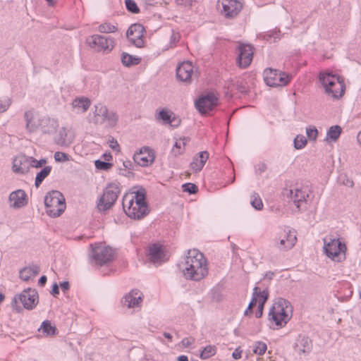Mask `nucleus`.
<instances>
[{
    "label": "nucleus",
    "instance_id": "obj_3",
    "mask_svg": "<svg viewBox=\"0 0 361 361\" xmlns=\"http://www.w3.org/2000/svg\"><path fill=\"white\" fill-rule=\"evenodd\" d=\"M319 78L327 96L334 99H339L343 97L346 89L343 77L333 71H326L320 73Z\"/></svg>",
    "mask_w": 361,
    "mask_h": 361
},
{
    "label": "nucleus",
    "instance_id": "obj_40",
    "mask_svg": "<svg viewBox=\"0 0 361 361\" xmlns=\"http://www.w3.org/2000/svg\"><path fill=\"white\" fill-rule=\"evenodd\" d=\"M251 204L255 209L257 210H261L263 208L262 201L260 197L256 193H254L251 196Z\"/></svg>",
    "mask_w": 361,
    "mask_h": 361
},
{
    "label": "nucleus",
    "instance_id": "obj_45",
    "mask_svg": "<svg viewBox=\"0 0 361 361\" xmlns=\"http://www.w3.org/2000/svg\"><path fill=\"white\" fill-rule=\"evenodd\" d=\"M126 6L127 9L133 13H137L140 11L137 4L133 0H126Z\"/></svg>",
    "mask_w": 361,
    "mask_h": 361
},
{
    "label": "nucleus",
    "instance_id": "obj_10",
    "mask_svg": "<svg viewBox=\"0 0 361 361\" xmlns=\"http://www.w3.org/2000/svg\"><path fill=\"white\" fill-rule=\"evenodd\" d=\"M264 79L267 85L271 87L285 86L289 83L291 76L277 70L267 68L264 71Z\"/></svg>",
    "mask_w": 361,
    "mask_h": 361
},
{
    "label": "nucleus",
    "instance_id": "obj_62",
    "mask_svg": "<svg viewBox=\"0 0 361 361\" xmlns=\"http://www.w3.org/2000/svg\"><path fill=\"white\" fill-rule=\"evenodd\" d=\"M343 183L349 187H352L353 185V182L349 179H347L346 182L343 181Z\"/></svg>",
    "mask_w": 361,
    "mask_h": 361
},
{
    "label": "nucleus",
    "instance_id": "obj_18",
    "mask_svg": "<svg viewBox=\"0 0 361 361\" xmlns=\"http://www.w3.org/2000/svg\"><path fill=\"white\" fill-rule=\"evenodd\" d=\"M309 189L306 186L295 188L290 190V197L295 205L300 209L306 204L307 198L309 197Z\"/></svg>",
    "mask_w": 361,
    "mask_h": 361
},
{
    "label": "nucleus",
    "instance_id": "obj_28",
    "mask_svg": "<svg viewBox=\"0 0 361 361\" xmlns=\"http://www.w3.org/2000/svg\"><path fill=\"white\" fill-rule=\"evenodd\" d=\"M11 207L20 208L23 205V190H18L11 193L9 196Z\"/></svg>",
    "mask_w": 361,
    "mask_h": 361
},
{
    "label": "nucleus",
    "instance_id": "obj_55",
    "mask_svg": "<svg viewBox=\"0 0 361 361\" xmlns=\"http://www.w3.org/2000/svg\"><path fill=\"white\" fill-rule=\"evenodd\" d=\"M9 106V103L7 101L0 100V111H5Z\"/></svg>",
    "mask_w": 361,
    "mask_h": 361
},
{
    "label": "nucleus",
    "instance_id": "obj_22",
    "mask_svg": "<svg viewBox=\"0 0 361 361\" xmlns=\"http://www.w3.org/2000/svg\"><path fill=\"white\" fill-rule=\"evenodd\" d=\"M141 302V293L138 290H131L121 300L122 304L125 306H127L128 308L137 307Z\"/></svg>",
    "mask_w": 361,
    "mask_h": 361
},
{
    "label": "nucleus",
    "instance_id": "obj_42",
    "mask_svg": "<svg viewBox=\"0 0 361 361\" xmlns=\"http://www.w3.org/2000/svg\"><path fill=\"white\" fill-rule=\"evenodd\" d=\"M180 39V34L178 32L172 30L170 35L169 45L168 46V49L175 47L177 43L179 42Z\"/></svg>",
    "mask_w": 361,
    "mask_h": 361
},
{
    "label": "nucleus",
    "instance_id": "obj_9",
    "mask_svg": "<svg viewBox=\"0 0 361 361\" xmlns=\"http://www.w3.org/2000/svg\"><path fill=\"white\" fill-rule=\"evenodd\" d=\"M86 42L90 47L98 52L109 53L114 48L115 39L111 37L93 35L88 37Z\"/></svg>",
    "mask_w": 361,
    "mask_h": 361
},
{
    "label": "nucleus",
    "instance_id": "obj_1",
    "mask_svg": "<svg viewBox=\"0 0 361 361\" xmlns=\"http://www.w3.org/2000/svg\"><path fill=\"white\" fill-rule=\"evenodd\" d=\"M178 267L188 280L199 281L208 274L207 259L197 249L188 250L187 255L179 262Z\"/></svg>",
    "mask_w": 361,
    "mask_h": 361
},
{
    "label": "nucleus",
    "instance_id": "obj_47",
    "mask_svg": "<svg viewBox=\"0 0 361 361\" xmlns=\"http://www.w3.org/2000/svg\"><path fill=\"white\" fill-rule=\"evenodd\" d=\"M183 190L190 194H195L197 191V187L193 183H185L183 185Z\"/></svg>",
    "mask_w": 361,
    "mask_h": 361
},
{
    "label": "nucleus",
    "instance_id": "obj_4",
    "mask_svg": "<svg viewBox=\"0 0 361 361\" xmlns=\"http://www.w3.org/2000/svg\"><path fill=\"white\" fill-rule=\"evenodd\" d=\"M292 316V306L289 301L283 298H278L269 312V319L277 326H284Z\"/></svg>",
    "mask_w": 361,
    "mask_h": 361
},
{
    "label": "nucleus",
    "instance_id": "obj_12",
    "mask_svg": "<svg viewBox=\"0 0 361 361\" xmlns=\"http://www.w3.org/2000/svg\"><path fill=\"white\" fill-rule=\"evenodd\" d=\"M145 30L141 24L135 23L130 25L126 35L128 40L137 47H142L145 44Z\"/></svg>",
    "mask_w": 361,
    "mask_h": 361
},
{
    "label": "nucleus",
    "instance_id": "obj_15",
    "mask_svg": "<svg viewBox=\"0 0 361 361\" xmlns=\"http://www.w3.org/2000/svg\"><path fill=\"white\" fill-rule=\"evenodd\" d=\"M195 68L190 61H183L176 68L177 78L185 82H190L195 73Z\"/></svg>",
    "mask_w": 361,
    "mask_h": 361
},
{
    "label": "nucleus",
    "instance_id": "obj_51",
    "mask_svg": "<svg viewBox=\"0 0 361 361\" xmlns=\"http://www.w3.org/2000/svg\"><path fill=\"white\" fill-rule=\"evenodd\" d=\"M109 145L112 149L116 152H118L120 150V146L118 142L113 138L109 141Z\"/></svg>",
    "mask_w": 361,
    "mask_h": 361
},
{
    "label": "nucleus",
    "instance_id": "obj_2",
    "mask_svg": "<svg viewBox=\"0 0 361 361\" xmlns=\"http://www.w3.org/2000/svg\"><path fill=\"white\" fill-rule=\"evenodd\" d=\"M122 204L126 215L133 219H141L148 213L144 189L132 190L126 193L123 197Z\"/></svg>",
    "mask_w": 361,
    "mask_h": 361
},
{
    "label": "nucleus",
    "instance_id": "obj_53",
    "mask_svg": "<svg viewBox=\"0 0 361 361\" xmlns=\"http://www.w3.org/2000/svg\"><path fill=\"white\" fill-rule=\"evenodd\" d=\"M242 350H240V347H238L235 349V350L232 353V357L235 359H240L241 357Z\"/></svg>",
    "mask_w": 361,
    "mask_h": 361
},
{
    "label": "nucleus",
    "instance_id": "obj_20",
    "mask_svg": "<svg viewBox=\"0 0 361 361\" xmlns=\"http://www.w3.org/2000/svg\"><path fill=\"white\" fill-rule=\"evenodd\" d=\"M297 241L296 232L293 229L289 230L283 236L281 237L277 247L280 250L287 251L291 249Z\"/></svg>",
    "mask_w": 361,
    "mask_h": 361
},
{
    "label": "nucleus",
    "instance_id": "obj_11",
    "mask_svg": "<svg viewBox=\"0 0 361 361\" xmlns=\"http://www.w3.org/2000/svg\"><path fill=\"white\" fill-rule=\"evenodd\" d=\"M217 6L226 18L235 17L243 8V3L240 0H218Z\"/></svg>",
    "mask_w": 361,
    "mask_h": 361
},
{
    "label": "nucleus",
    "instance_id": "obj_23",
    "mask_svg": "<svg viewBox=\"0 0 361 361\" xmlns=\"http://www.w3.org/2000/svg\"><path fill=\"white\" fill-rule=\"evenodd\" d=\"M209 159V153L207 151H202L197 154L190 163V169L193 172H200L204 167Z\"/></svg>",
    "mask_w": 361,
    "mask_h": 361
},
{
    "label": "nucleus",
    "instance_id": "obj_14",
    "mask_svg": "<svg viewBox=\"0 0 361 361\" xmlns=\"http://www.w3.org/2000/svg\"><path fill=\"white\" fill-rule=\"evenodd\" d=\"M155 159L154 151L148 147H143L135 153L133 156L134 161L139 166L147 167L153 164Z\"/></svg>",
    "mask_w": 361,
    "mask_h": 361
},
{
    "label": "nucleus",
    "instance_id": "obj_30",
    "mask_svg": "<svg viewBox=\"0 0 361 361\" xmlns=\"http://www.w3.org/2000/svg\"><path fill=\"white\" fill-rule=\"evenodd\" d=\"M56 328L53 326L50 321L45 320L42 322L38 331H42L45 336H52L56 334Z\"/></svg>",
    "mask_w": 361,
    "mask_h": 361
},
{
    "label": "nucleus",
    "instance_id": "obj_8",
    "mask_svg": "<svg viewBox=\"0 0 361 361\" xmlns=\"http://www.w3.org/2000/svg\"><path fill=\"white\" fill-rule=\"evenodd\" d=\"M120 192L121 188L118 183H109L99 200L97 205L99 209L105 211L110 209L116 202Z\"/></svg>",
    "mask_w": 361,
    "mask_h": 361
},
{
    "label": "nucleus",
    "instance_id": "obj_60",
    "mask_svg": "<svg viewBox=\"0 0 361 361\" xmlns=\"http://www.w3.org/2000/svg\"><path fill=\"white\" fill-rule=\"evenodd\" d=\"M177 360L178 361H188V358L186 355H180L178 357Z\"/></svg>",
    "mask_w": 361,
    "mask_h": 361
},
{
    "label": "nucleus",
    "instance_id": "obj_33",
    "mask_svg": "<svg viewBox=\"0 0 361 361\" xmlns=\"http://www.w3.org/2000/svg\"><path fill=\"white\" fill-rule=\"evenodd\" d=\"M97 30L102 33H114L118 30V26L115 23L106 21L100 24Z\"/></svg>",
    "mask_w": 361,
    "mask_h": 361
},
{
    "label": "nucleus",
    "instance_id": "obj_59",
    "mask_svg": "<svg viewBox=\"0 0 361 361\" xmlns=\"http://www.w3.org/2000/svg\"><path fill=\"white\" fill-rule=\"evenodd\" d=\"M274 276V273L273 271H268L264 275V279H267L269 281H271Z\"/></svg>",
    "mask_w": 361,
    "mask_h": 361
},
{
    "label": "nucleus",
    "instance_id": "obj_43",
    "mask_svg": "<svg viewBox=\"0 0 361 361\" xmlns=\"http://www.w3.org/2000/svg\"><path fill=\"white\" fill-rule=\"evenodd\" d=\"M54 157L56 162H66L71 159V157L69 154L62 152H56Z\"/></svg>",
    "mask_w": 361,
    "mask_h": 361
},
{
    "label": "nucleus",
    "instance_id": "obj_13",
    "mask_svg": "<svg viewBox=\"0 0 361 361\" xmlns=\"http://www.w3.org/2000/svg\"><path fill=\"white\" fill-rule=\"evenodd\" d=\"M253 47L250 44H240L237 49V63L240 68L248 67L253 59Z\"/></svg>",
    "mask_w": 361,
    "mask_h": 361
},
{
    "label": "nucleus",
    "instance_id": "obj_54",
    "mask_svg": "<svg viewBox=\"0 0 361 361\" xmlns=\"http://www.w3.org/2000/svg\"><path fill=\"white\" fill-rule=\"evenodd\" d=\"M59 285H58L56 283H54L52 286L51 294L54 296H56L59 294Z\"/></svg>",
    "mask_w": 361,
    "mask_h": 361
},
{
    "label": "nucleus",
    "instance_id": "obj_36",
    "mask_svg": "<svg viewBox=\"0 0 361 361\" xmlns=\"http://www.w3.org/2000/svg\"><path fill=\"white\" fill-rule=\"evenodd\" d=\"M216 353V347L215 345H207L200 353V357L202 360H207Z\"/></svg>",
    "mask_w": 361,
    "mask_h": 361
},
{
    "label": "nucleus",
    "instance_id": "obj_44",
    "mask_svg": "<svg viewBox=\"0 0 361 361\" xmlns=\"http://www.w3.org/2000/svg\"><path fill=\"white\" fill-rule=\"evenodd\" d=\"M306 134L310 141H315L318 135V130L314 126H310L306 128Z\"/></svg>",
    "mask_w": 361,
    "mask_h": 361
},
{
    "label": "nucleus",
    "instance_id": "obj_5",
    "mask_svg": "<svg viewBox=\"0 0 361 361\" xmlns=\"http://www.w3.org/2000/svg\"><path fill=\"white\" fill-rule=\"evenodd\" d=\"M45 211L51 217H59L66 208V199L63 195L58 190H51L44 197Z\"/></svg>",
    "mask_w": 361,
    "mask_h": 361
},
{
    "label": "nucleus",
    "instance_id": "obj_57",
    "mask_svg": "<svg viewBox=\"0 0 361 361\" xmlns=\"http://www.w3.org/2000/svg\"><path fill=\"white\" fill-rule=\"evenodd\" d=\"M72 142V139H68V140L65 138H61L58 141V143L61 145H68V144Z\"/></svg>",
    "mask_w": 361,
    "mask_h": 361
},
{
    "label": "nucleus",
    "instance_id": "obj_6",
    "mask_svg": "<svg viewBox=\"0 0 361 361\" xmlns=\"http://www.w3.org/2000/svg\"><path fill=\"white\" fill-rule=\"evenodd\" d=\"M346 245L339 238L327 235L324 238V250L326 255L336 262L345 259Z\"/></svg>",
    "mask_w": 361,
    "mask_h": 361
},
{
    "label": "nucleus",
    "instance_id": "obj_56",
    "mask_svg": "<svg viewBox=\"0 0 361 361\" xmlns=\"http://www.w3.org/2000/svg\"><path fill=\"white\" fill-rule=\"evenodd\" d=\"M59 286L63 292L68 290L70 288V284L68 281H63L60 283Z\"/></svg>",
    "mask_w": 361,
    "mask_h": 361
},
{
    "label": "nucleus",
    "instance_id": "obj_49",
    "mask_svg": "<svg viewBox=\"0 0 361 361\" xmlns=\"http://www.w3.org/2000/svg\"><path fill=\"white\" fill-rule=\"evenodd\" d=\"M259 290V288L255 286L253 289L252 293V297L251 299V301L250 302L248 305V309H252L254 307H255L257 302V290Z\"/></svg>",
    "mask_w": 361,
    "mask_h": 361
},
{
    "label": "nucleus",
    "instance_id": "obj_29",
    "mask_svg": "<svg viewBox=\"0 0 361 361\" xmlns=\"http://www.w3.org/2000/svg\"><path fill=\"white\" fill-rule=\"evenodd\" d=\"M188 142V140L185 137L176 139L173 147H172V153L175 156L183 154L185 151V145Z\"/></svg>",
    "mask_w": 361,
    "mask_h": 361
},
{
    "label": "nucleus",
    "instance_id": "obj_48",
    "mask_svg": "<svg viewBox=\"0 0 361 361\" xmlns=\"http://www.w3.org/2000/svg\"><path fill=\"white\" fill-rule=\"evenodd\" d=\"M117 119L118 116L116 113L108 111V116L106 118V121L108 122L109 126H114L116 123Z\"/></svg>",
    "mask_w": 361,
    "mask_h": 361
},
{
    "label": "nucleus",
    "instance_id": "obj_63",
    "mask_svg": "<svg viewBox=\"0 0 361 361\" xmlns=\"http://www.w3.org/2000/svg\"><path fill=\"white\" fill-rule=\"evenodd\" d=\"M46 1L49 6H53L55 5L56 0H46Z\"/></svg>",
    "mask_w": 361,
    "mask_h": 361
},
{
    "label": "nucleus",
    "instance_id": "obj_17",
    "mask_svg": "<svg viewBox=\"0 0 361 361\" xmlns=\"http://www.w3.org/2000/svg\"><path fill=\"white\" fill-rule=\"evenodd\" d=\"M26 127L30 132H35L40 128H42L47 123L49 119L47 118H40V116L32 111L25 114Z\"/></svg>",
    "mask_w": 361,
    "mask_h": 361
},
{
    "label": "nucleus",
    "instance_id": "obj_19",
    "mask_svg": "<svg viewBox=\"0 0 361 361\" xmlns=\"http://www.w3.org/2000/svg\"><path fill=\"white\" fill-rule=\"evenodd\" d=\"M218 99L214 94H208L200 97L196 102V107L202 114H205L212 110L217 104Z\"/></svg>",
    "mask_w": 361,
    "mask_h": 361
},
{
    "label": "nucleus",
    "instance_id": "obj_26",
    "mask_svg": "<svg viewBox=\"0 0 361 361\" xmlns=\"http://www.w3.org/2000/svg\"><path fill=\"white\" fill-rule=\"evenodd\" d=\"M108 116V109L106 106L99 104L95 106L94 122L96 123H102L106 121Z\"/></svg>",
    "mask_w": 361,
    "mask_h": 361
},
{
    "label": "nucleus",
    "instance_id": "obj_64",
    "mask_svg": "<svg viewBox=\"0 0 361 361\" xmlns=\"http://www.w3.org/2000/svg\"><path fill=\"white\" fill-rule=\"evenodd\" d=\"M61 136H66L67 135V131L66 128H62L59 132Z\"/></svg>",
    "mask_w": 361,
    "mask_h": 361
},
{
    "label": "nucleus",
    "instance_id": "obj_7",
    "mask_svg": "<svg viewBox=\"0 0 361 361\" xmlns=\"http://www.w3.org/2000/svg\"><path fill=\"white\" fill-rule=\"evenodd\" d=\"M90 261L91 264L103 266L114 259V252L110 247L101 244L90 245Z\"/></svg>",
    "mask_w": 361,
    "mask_h": 361
},
{
    "label": "nucleus",
    "instance_id": "obj_46",
    "mask_svg": "<svg viewBox=\"0 0 361 361\" xmlns=\"http://www.w3.org/2000/svg\"><path fill=\"white\" fill-rule=\"evenodd\" d=\"M95 167L99 170L107 171L111 169L112 164L108 162L97 160L94 162Z\"/></svg>",
    "mask_w": 361,
    "mask_h": 361
},
{
    "label": "nucleus",
    "instance_id": "obj_25",
    "mask_svg": "<svg viewBox=\"0 0 361 361\" xmlns=\"http://www.w3.org/2000/svg\"><path fill=\"white\" fill-rule=\"evenodd\" d=\"M158 119L162 120L165 123L172 126H177L180 123V120L175 117L174 114L166 109H162L159 111Z\"/></svg>",
    "mask_w": 361,
    "mask_h": 361
},
{
    "label": "nucleus",
    "instance_id": "obj_31",
    "mask_svg": "<svg viewBox=\"0 0 361 361\" xmlns=\"http://www.w3.org/2000/svg\"><path fill=\"white\" fill-rule=\"evenodd\" d=\"M40 271V268L37 264H32L24 267V281H28L35 278Z\"/></svg>",
    "mask_w": 361,
    "mask_h": 361
},
{
    "label": "nucleus",
    "instance_id": "obj_41",
    "mask_svg": "<svg viewBox=\"0 0 361 361\" xmlns=\"http://www.w3.org/2000/svg\"><path fill=\"white\" fill-rule=\"evenodd\" d=\"M23 165V156L16 157L13 161L12 170L15 173H21V166Z\"/></svg>",
    "mask_w": 361,
    "mask_h": 361
},
{
    "label": "nucleus",
    "instance_id": "obj_58",
    "mask_svg": "<svg viewBox=\"0 0 361 361\" xmlns=\"http://www.w3.org/2000/svg\"><path fill=\"white\" fill-rule=\"evenodd\" d=\"M47 281V276H42L39 278V281H38L39 286H44L46 284Z\"/></svg>",
    "mask_w": 361,
    "mask_h": 361
},
{
    "label": "nucleus",
    "instance_id": "obj_61",
    "mask_svg": "<svg viewBox=\"0 0 361 361\" xmlns=\"http://www.w3.org/2000/svg\"><path fill=\"white\" fill-rule=\"evenodd\" d=\"M163 335L165 338H166L169 341H172V336L171 334L168 332H164Z\"/></svg>",
    "mask_w": 361,
    "mask_h": 361
},
{
    "label": "nucleus",
    "instance_id": "obj_39",
    "mask_svg": "<svg viewBox=\"0 0 361 361\" xmlns=\"http://www.w3.org/2000/svg\"><path fill=\"white\" fill-rule=\"evenodd\" d=\"M267 349V344L262 341H257L255 343L253 352L254 353L262 355L265 353Z\"/></svg>",
    "mask_w": 361,
    "mask_h": 361
},
{
    "label": "nucleus",
    "instance_id": "obj_50",
    "mask_svg": "<svg viewBox=\"0 0 361 361\" xmlns=\"http://www.w3.org/2000/svg\"><path fill=\"white\" fill-rule=\"evenodd\" d=\"M269 297V293L267 290L261 291L259 289L257 290V298H259V302L265 303Z\"/></svg>",
    "mask_w": 361,
    "mask_h": 361
},
{
    "label": "nucleus",
    "instance_id": "obj_16",
    "mask_svg": "<svg viewBox=\"0 0 361 361\" xmlns=\"http://www.w3.org/2000/svg\"><path fill=\"white\" fill-rule=\"evenodd\" d=\"M312 341L306 335L300 334L293 344V349L298 355H308L312 350Z\"/></svg>",
    "mask_w": 361,
    "mask_h": 361
},
{
    "label": "nucleus",
    "instance_id": "obj_38",
    "mask_svg": "<svg viewBox=\"0 0 361 361\" xmlns=\"http://www.w3.org/2000/svg\"><path fill=\"white\" fill-rule=\"evenodd\" d=\"M307 143V141L305 136L302 135H298L294 140V147L296 149H301L304 148Z\"/></svg>",
    "mask_w": 361,
    "mask_h": 361
},
{
    "label": "nucleus",
    "instance_id": "obj_34",
    "mask_svg": "<svg viewBox=\"0 0 361 361\" xmlns=\"http://www.w3.org/2000/svg\"><path fill=\"white\" fill-rule=\"evenodd\" d=\"M11 307L13 311L16 313H20L23 310V293L14 295L11 302Z\"/></svg>",
    "mask_w": 361,
    "mask_h": 361
},
{
    "label": "nucleus",
    "instance_id": "obj_52",
    "mask_svg": "<svg viewBox=\"0 0 361 361\" xmlns=\"http://www.w3.org/2000/svg\"><path fill=\"white\" fill-rule=\"evenodd\" d=\"M264 305V303H263V302H259L258 307L255 312V317L257 318H260L262 316Z\"/></svg>",
    "mask_w": 361,
    "mask_h": 361
},
{
    "label": "nucleus",
    "instance_id": "obj_24",
    "mask_svg": "<svg viewBox=\"0 0 361 361\" xmlns=\"http://www.w3.org/2000/svg\"><path fill=\"white\" fill-rule=\"evenodd\" d=\"M148 256L150 262L157 263L164 257L162 246L159 243H154L148 247Z\"/></svg>",
    "mask_w": 361,
    "mask_h": 361
},
{
    "label": "nucleus",
    "instance_id": "obj_37",
    "mask_svg": "<svg viewBox=\"0 0 361 361\" xmlns=\"http://www.w3.org/2000/svg\"><path fill=\"white\" fill-rule=\"evenodd\" d=\"M121 61L123 65L129 66L131 65L138 64L140 59L139 58L134 57L128 54L123 53L122 54Z\"/></svg>",
    "mask_w": 361,
    "mask_h": 361
},
{
    "label": "nucleus",
    "instance_id": "obj_35",
    "mask_svg": "<svg viewBox=\"0 0 361 361\" xmlns=\"http://www.w3.org/2000/svg\"><path fill=\"white\" fill-rule=\"evenodd\" d=\"M51 170V166H45L39 173H37L35 178V186L38 188L42 182L49 176Z\"/></svg>",
    "mask_w": 361,
    "mask_h": 361
},
{
    "label": "nucleus",
    "instance_id": "obj_21",
    "mask_svg": "<svg viewBox=\"0 0 361 361\" xmlns=\"http://www.w3.org/2000/svg\"><path fill=\"white\" fill-rule=\"evenodd\" d=\"M39 302V295L36 289H24V309L33 310Z\"/></svg>",
    "mask_w": 361,
    "mask_h": 361
},
{
    "label": "nucleus",
    "instance_id": "obj_32",
    "mask_svg": "<svg viewBox=\"0 0 361 361\" xmlns=\"http://www.w3.org/2000/svg\"><path fill=\"white\" fill-rule=\"evenodd\" d=\"M341 128L339 126H333L327 131L326 140L328 142L336 141L341 135Z\"/></svg>",
    "mask_w": 361,
    "mask_h": 361
},
{
    "label": "nucleus",
    "instance_id": "obj_27",
    "mask_svg": "<svg viewBox=\"0 0 361 361\" xmlns=\"http://www.w3.org/2000/svg\"><path fill=\"white\" fill-rule=\"evenodd\" d=\"M73 108L78 112H85L90 106V100L86 97H80L74 99L72 102Z\"/></svg>",
    "mask_w": 361,
    "mask_h": 361
}]
</instances>
